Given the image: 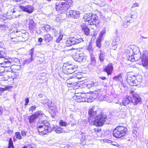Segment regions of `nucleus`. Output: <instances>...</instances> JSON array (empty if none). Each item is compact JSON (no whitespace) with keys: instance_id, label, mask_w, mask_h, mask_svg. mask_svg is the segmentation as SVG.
Returning a JSON list of instances; mask_svg holds the SVG:
<instances>
[{"instance_id":"obj_9","label":"nucleus","mask_w":148,"mask_h":148,"mask_svg":"<svg viewBox=\"0 0 148 148\" xmlns=\"http://www.w3.org/2000/svg\"><path fill=\"white\" fill-rule=\"evenodd\" d=\"M66 15L68 17H70L75 18H77L80 16V13L77 11L70 10L66 14H64L62 15Z\"/></svg>"},{"instance_id":"obj_14","label":"nucleus","mask_w":148,"mask_h":148,"mask_svg":"<svg viewBox=\"0 0 148 148\" xmlns=\"http://www.w3.org/2000/svg\"><path fill=\"white\" fill-rule=\"evenodd\" d=\"M90 19V20H89V25H95L96 26L99 21L98 17L97 16L96 14H92Z\"/></svg>"},{"instance_id":"obj_25","label":"nucleus","mask_w":148,"mask_h":148,"mask_svg":"<svg viewBox=\"0 0 148 148\" xmlns=\"http://www.w3.org/2000/svg\"><path fill=\"white\" fill-rule=\"evenodd\" d=\"M101 94L99 97H97L98 98L99 100L101 101H106L108 102H112V100H110L107 99V97L104 94Z\"/></svg>"},{"instance_id":"obj_11","label":"nucleus","mask_w":148,"mask_h":148,"mask_svg":"<svg viewBox=\"0 0 148 148\" xmlns=\"http://www.w3.org/2000/svg\"><path fill=\"white\" fill-rule=\"evenodd\" d=\"M134 92L133 91H132L131 93L132 95L131 98V103L135 105L137 104L141 101V99L139 96L138 94H134Z\"/></svg>"},{"instance_id":"obj_3","label":"nucleus","mask_w":148,"mask_h":148,"mask_svg":"<svg viewBox=\"0 0 148 148\" xmlns=\"http://www.w3.org/2000/svg\"><path fill=\"white\" fill-rule=\"evenodd\" d=\"M128 83L131 86H137L142 82V76L139 75L134 74L132 72H128L126 75Z\"/></svg>"},{"instance_id":"obj_58","label":"nucleus","mask_w":148,"mask_h":148,"mask_svg":"<svg viewBox=\"0 0 148 148\" xmlns=\"http://www.w3.org/2000/svg\"><path fill=\"white\" fill-rule=\"evenodd\" d=\"M123 27H127V26H128V25H128V24L127 23H125V22H123Z\"/></svg>"},{"instance_id":"obj_4","label":"nucleus","mask_w":148,"mask_h":148,"mask_svg":"<svg viewBox=\"0 0 148 148\" xmlns=\"http://www.w3.org/2000/svg\"><path fill=\"white\" fill-rule=\"evenodd\" d=\"M127 131L126 127L118 126L113 131V136L116 138H120L125 136Z\"/></svg>"},{"instance_id":"obj_44","label":"nucleus","mask_w":148,"mask_h":148,"mask_svg":"<svg viewBox=\"0 0 148 148\" xmlns=\"http://www.w3.org/2000/svg\"><path fill=\"white\" fill-rule=\"evenodd\" d=\"M127 53L129 56L132 55L133 54V49L130 48H129L127 52Z\"/></svg>"},{"instance_id":"obj_17","label":"nucleus","mask_w":148,"mask_h":148,"mask_svg":"<svg viewBox=\"0 0 148 148\" xmlns=\"http://www.w3.org/2000/svg\"><path fill=\"white\" fill-rule=\"evenodd\" d=\"M113 68L112 64H109L105 67L103 70L107 73L108 75H109L112 74Z\"/></svg>"},{"instance_id":"obj_43","label":"nucleus","mask_w":148,"mask_h":148,"mask_svg":"<svg viewBox=\"0 0 148 148\" xmlns=\"http://www.w3.org/2000/svg\"><path fill=\"white\" fill-rule=\"evenodd\" d=\"M101 131V129L100 128H98L97 127L96 128H94L92 130V132L93 133H98Z\"/></svg>"},{"instance_id":"obj_48","label":"nucleus","mask_w":148,"mask_h":148,"mask_svg":"<svg viewBox=\"0 0 148 148\" xmlns=\"http://www.w3.org/2000/svg\"><path fill=\"white\" fill-rule=\"evenodd\" d=\"M34 52V48L31 49L29 51V55L30 56V58H33V55Z\"/></svg>"},{"instance_id":"obj_29","label":"nucleus","mask_w":148,"mask_h":148,"mask_svg":"<svg viewBox=\"0 0 148 148\" xmlns=\"http://www.w3.org/2000/svg\"><path fill=\"white\" fill-rule=\"evenodd\" d=\"M94 2L95 4L99 5L100 7H103L105 5L104 0H95Z\"/></svg>"},{"instance_id":"obj_50","label":"nucleus","mask_w":148,"mask_h":148,"mask_svg":"<svg viewBox=\"0 0 148 148\" xmlns=\"http://www.w3.org/2000/svg\"><path fill=\"white\" fill-rule=\"evenodd\" d=\"M6 56L5 53L2 50H0V58Z\"/></svg>"},{"instance_id":"obj_41","label":"nucleus","mask_w":148,"mask_h":148,"mask_svg":"<svg viewBox=\"0 0 148 148\" xmlns=\"http://www.w3.org/2000/svg\"><path fill=\"white\" fill-rule=\"evenodd\" d=\"M33 58H30L26 59L24 60L23 63L25 64L29 63L33 60Z\"/></svg>"},{"instance_id":"obj_57","label":"nucleus","mask_w":148,"mask_h":148,"mask_svg":"<svg viewBox=\"0 0 148 148\" xmlns=\"http://www.w3.org/2000/svg\"><path fill=\"white\" fill-rule=\"evenodd\" d=\"M99 78L100 79H101L102 80H104L107 79V78L106 77L103 76H100L99 77Z\"/></svg>"},{"instance_id":"obj_36","label":"nucleus","mask_w":148,"mask_h":148,"mask_svg":"<svg viewBox=\"0 0 148 148\" xmlns=\"http://www.w3.org/2000/svg\"><path fill=\"white\" fill-rule=\"evenodd\" d=\"M10 66H6L5 68V71L6 72H8L9 74L12 73L14 72V71H13V69H12L11 67H10Z\"/></svg>"},{"instance_id":"obj_38","label":"nucleus","mask_w":148,"mask_h":148,"mask_svg":"<svg viewBox=\"0 0 148 148\" xmlns=\"http://www.w3.org/2000/svg\"><path fill=\"white\" fill-rule=\"evenodd\" d=\"M94 93L95 94L97 95V97H99L101 94H103L102 92V89H98L94 91Z\"/></svg>"},{"instance_id":"obj_26","label":"nucleus","mask_w":148,"mask_h":148,"mask_svg":"<svg viewBox=\"0 0 148 148\" xmlns=\"http://www.w3.org/2000/svg\"><path fill=\"white\" fill-rule=\"evenodd\" d=\"M85 95H76V98H75L76 101L78 102H84L86 101V99L84 97Z\"/></svg>"},{"instance_id":"obj_56","label":"nucleus","mask_w":148,"mask_h":148,"mask_svg":"<svg viewBox=\"0 0 148 148\" xmlns=\"http://www.w3.org/2000/svg\"><path fill=\"white\" fill-rule=\"evenodd\" d=\"M139 6V4L138 3H135L133 4L132 6V8H135L136 7H138Z\"/></svg>"},{"instance_id":"obj_42","label":"nucleus","mask_w":148,"mask_h":148,"mask_svg":"<svg viewBox=\"0 0 148 148\" xmlns=\"http://www.w3.org/2000/svg\"><path fill=\"white\" fill-rule=\"evenodd\" d=\"M60 125L62 126H66L68 125L67 123L62 120H61L59 122Z\"/></svg>"},{"instance_id":"obj_53","label":"nucleus","mask_w":148,"mask_h":148,"mask_svg":"<svg viewBox=\"0 0 148 148\" xmlns=\"http://www.w3.org/2000/svg\"><path fill=\"white\" fill-rule=\"evenodd\" d=\"M76 95L81 96V95H85L83 93H75V96L74 97L76 98Z\"/></svg>"},{"instance_id":"obj_19","label":"nucleus","mask_w":148,"mask_h":148,"mask_svg":"<svg viewBox=\"0 0 148 148\" xmlns=\"http://www.w3.org/2000/svg\"><path fill=\"white\" fill-rule=\"evenodd\" d=\"M80 26L81 27L82 29L84 31V34H86V36H88L89 35V29L88 28L86 25L84 23H82Z\"/></svg>"},{"instance_id":"obj_40","label":"nucleus","mask_w":148,"mask_h":148,"mask_svg":"<svg viewBox=\"0 0 148 148\" xmlns=\"http://www.w3.org/2000/svg\"><path fill=\"white\" fill-rule=\"evenodd\" d=\"M8 148H14L11 138L9 139Z\"/></svg>"},{"instance_id":"obj_23","label":"nucleus","mask_w":148,"mask_h":148,"mask_svg":"<svg viewBox=\"0 0 148 148\" xmlns=\"http://www.w3.org/2000/svg\"><path fill=\"white\" fill-rule=\"evenodd\" d=\"M133 15L129 14L128 15L125 17L123 21V22H125V23L128 24V25H130V21H132V20L133 19Z\"/></svg>"},{"instance_id":"obj_20","label":"nucleus","mask_w":148,"mask_h":148,"mask_svg":"<svg viewBox=\"0 0 148 148\" xmlns=\"http://www.w3.org/2000/svg\"><path fill=\"white\" fill-rule=\"evenodd\" d=\"M41 103L44 105H47L50 109L52 108V103L51 101H49L47 99H44L41 100Z\"/></svg>"},{"instance_id":"obj_5","label":"nucleus","mask_w":148,"mask_h":148,"mask_svg":"<svg viewBox=\"0 0 148 148\" xmlns=\"http://www.w3.org/2000/svg\"><path fill=\"white\" fill-rule=\"evenodd\" d=\"M107 116L103 113L96 115L92 121V124L97 126H102L107 118Z\"/></svg>"},{"instance_id":"obj_47","label":"nucleus","mask_w":148,"mask_h":148,"mask_svg":"<svg viewBox=\"0 0 148 148\" xmlns=\"http://www.w3.org/2000/svg\"><path fill=\"white\" fill-rule=\"evenodd\" d=\"M36 108V107L34 106H32L29 108V112H32L35 110Z\"/></svg>"},{"instance_id":"obj_2","label":"nucleus","mask_w":148,"mask_h":148,"mask_svg":"<svg viewBox=\"0 0 148 148\" xmlns=\"http://www.w3.org/2000/svg\"><path fill=\"white\" fill-rule=\"evenodd\" d=\"M71 0H59L56 3V9L58 12L62 13L70 9L73 5Z\"/></svg>"},{"instance_id":"obj_24","label":"nucleus","mask_w":148,"mask_h":148,"mask_svg":"<svg viewBox=\"0 0 148 148\" xmlns=\"http://www.w3.org/2000/svg\"><path fill=\"white\" fill-rule=\"evenodd\" d=\"M91 57V62L89 64L88 66L90 68L94 67L96 64V60L94 56H90Z\"/></svg>"},{"instance_id":"obj_45","label":"nucleus","mask_w":148,"mask_h":148,"mask_svg":"<svg viewBox=\"0 0 148 148\" xmlns=\"http://www.w3.org/2000/svg\"><path fill=\"white\" fill-rule=\"evenodd\" d=\"M120 106L119 108V111L121 112H124L126 107V106L122 105V106L120 105Z\"/></svg>"},{"instance_id":"obj_18","label":"nucleus","mask_w":148,"mask_h":148,"mask_svg":"<svg viewBox=\"0 0 148 148\" xmlns=\"http://www.w3.org/2000/svg\"><path fill=\"white\" fill-rule=\"evenodd\" d=\"M131 98L130 97L128 96V97L125 98H124L122 101L120 102L119 105L121 106L124 105L126 106L128 105L131 103Z\"/></svg>"},{"instance_id":"obj_59","label":"nucleus","mask_w":148,"mask_h":148,"mask_svg":"<svg viewBox=\"0 0 148 148\" xmlns=\"http://www.w3.org/2000/svg\"><path fill=\"white\" fill-rule=\"evenodd\" d=\"M91 84H91V82L90 83H89L88 84H87V87H88V88H90L91 87H93L92 86Z\"/></svg>"},{"instance_id":"obj_64","label":"nucleus","mask_w":148,"mask_h":148,"mask_svg":"<svg viewBox=\"0 0 148 148\" xmlns=\"http://www.w3.org/2000/svg\"><path fill=\"white\" fill-rule=\"evenodd\" d=\"M62 37H63V35H60V36L58 38L59 39H60V40H62Z\"/></svg>"},{"instance_id":"obj_22","label":"nucleus","mask_w":148,"mask_h":148,"mask_svg":"<svg viewBox=\"0 0 148 148\" xmlns=\"http://www.w3.org/2000/svg\"><path fill=\"white\" fill-rule=\"evenodd\" d=\"M99 51L100 53L99 55V58L100 61L101 62H103L105 59L106 56V53L104 51V50L101 49Z\"/></svg>"},{"instance_id":"obj_1","label":"nucleus","mask_w":148,"mask_h":148,"mask_svg":"<svg viewBox=\"0 0 148 148\" xmlns=\"http://www.w3.org/2000/svg\"><path fill=\"white\" fill-rule=\"evenodd\" d=\"M39 123L41 125L37 127L39 134L42 136H44L47 135L49 133L51 132L53 130L57 133H65L66 132L64 130L63 128L58 127L57 128L54 127L52 128L50 127V125L47 121H39Z\"/></svg>"},{"instance_id":"obj_51","label":"nucleus","mask_w":148,"mask_h":148,"mask_svg":"<svg viewBox=\"0 0 148 148\" xmlns=\"http://www.w3.org/2000/svg\"><path fill=\"white\" fill-rule=\"evenodd\" d=\"M5 71V68L3 66H0V75L2 74Z\"/></svg>"},{"instance_id":"obj_13","label":"nucleus","mask_w":148,"mask_h":148,"mask_svg":"<svg viewBox=\"0 0 148 148\" xmlns=\"http://www.w3.org/2000/svg\"><path fill=\"white\" fill-rule=\"evenodd\" d=\"M19 7L22 11L28 14L31 13L34 10V7L30 5H27L26 6L20 5Z\"/></svg>"},{"instance_id":"obj_7","label":"nucleus","mask_w":148,"mask_h":148,"mask_svg":"<svg viewBox=\"0 0 148 148\" xmlns=\"http://www.w3.org/2000/svg\"><path fill=\"white\" fill-rule=\"evenodd\" d=\"M83 41L82 38L77 39L75 37L69 38L66 41V45L69 47L73 45H77Z\"/></svg>"},{"instance_id":"obj_32","label":"nucleus","mask_w":148,"mask_h":148,"mask_svg":"<svg viewBox=\"0 0 148 148\" xmlns=\"http://www.w3.org/2000/svg\"><path fill=\"white\" fill-rule=\"evenodd\" d=\"M139 59V56H136V55H131L129 56V60L132 62L137 61Z\"/></svg>"},{"instance_id":"obj_10","label":"nucleus","mask_w":148,"mask_h":148,"mask_svg":"<svg viewBox=\"0 0 148 148\" xmlns=\"http://www.w3.org/2000/svg\"><path fill=\"white\" fill-rule=\"evenodd\" d=\"M77 66L75 65H68L64 67L63 69V71H66L65 72H66L67 74H71L76 71L77 69Z\"/></svg>"},{"instance_id":"obj_21","label":"nucleus","mask_w":148,"mask_h":148,"mask_svg":"<svg viewBox=\"0 0 148 148\" xmlns=\"http://www.w3.org/2000/svg\"><path fill=\"white\" fill-rule=\"evenodd\" d=\"M53 37L51 36L49 34H46L43 36L44 40L47 43H49L51 41L53 40Z\"/></svg>"},{"instance_id":"obj_46","label":"nucleus","mask_w":148,"mask_h":148,"mask_svg":"<svg viewBox=\"0 0 148 148\" xmlns=\"http://www.w3.org/2000/svg\"><path fill=\"white\" fill-rule=\"evenodd\" d=\"M15 134L16 138L19 139H22V137L19 132H15Z\"/></svg>"},{"instance_id":"obj_30","label":"nucleus","mask_w":148,"mask_h":148,"mask_svg":"<svg viewBox=\"0 0 148 148\" xmlns=\"http://www.w3.org/2000/svg\"><path fill=\"white\" fill-rule=\"evenodd\" d=\"M19 33H21L19 30H18L16 29H14L11 33V36H13V35H15L14 38H15L16 36H19Z\"/></svg>"},{"instance_id":"obj_39","label":"nucleus","mask_w":148,"mask_h":148,"mask_svg":"<svg viewBox=\"0 0 148 148\" xmlns=\"http://www.w3.org/2000/svg\"><path fill=\"white\" fill-rule=\"evenodd\" d=\"M102 40L97 39L96 40V45L97 47H98L99 49H100L101 47V42Z\"/></svg>"},{"instance_id":"obj_28","label":"nucleus","mask_w":148,"mask_h":148,"mask_svg":"<svg viewBox=\"0 0 148 148\" xmlns=\"http://www.w3.org/2000/svg\"><path fill=\"white\" fill-rule=\"evenodd\" d=\"M133 54L134 55H136V56H139V59L141 58V52L140 51L138 47L135 48L133 49Z\"/></svg>"},{"instance_id":"obj_8","label":"nucleus","mask_w":148,"mask_h":148,"mask_svg":"<svg viewBox=\"0 0 148 148\" xmlns=\"http://www.w3.org/2000/svg\"><path fill=\"white\" fill-rule=\"evenodd\" d=\"M73 58L74 60L77 62H85L86 60V57L83 53H80V52H77L73 56Z\"/></svg>"},{"instance_id":"obj_62","label":"nucleus","mask_w":148,"mask_h":148,"mask_svg":"<svg viewBox=\"0 0 148 148\" xmlns=\"http://www.w3.org/2000/svg\"><path fill=\"white\" fill-rule=\"evenodd\" d=\"M43 95L42 94H40L38 95L39 97L40 98H42L43 97Z\"/></svg>"},{"instance_id":"obj_34","label":"nucleus","mask_w":148,"mask_h":148,"mask_svg":"<svg viewBox=\"0 0 148 148\" xmlns=\"http://www.w3.org/2000/svg\"><path fill=\"white\" fill-rule=\"evenodd\" d=\"M87 49L90 53V56H93L92 54L93 53V49L92 47V44L89 43L88 46L87 47Z\"/></svg>"},{"instance_id":"obj_37","label":"nucleus","mask_w":148,"mask_h":148,"mask_svg":"<svg viewBox=\"0 0 148 148\" xmlns=\"http://www.w3.org/2000/svg\"><path fill=\"white\" fill-rule=\"evenodd\" d=\"M106 33V30L105 29H103L100 33L99 36L97 39L102 40V37Z\"/></svg>"},{"instance_id":"obj_60","label":"nucleus","mask_w":148,"mask_h":148,"mask_svg":"<svg viewBox=\"0 0 148 148\" xmlns=\"http://www.w3.org/2000/svg\"><path fill=\"white\" fill-rule=\"evenodd\" d=\"M19 12L18 11H17L16 12V13L17 14V15H15V16L16 18L18 17H19L20 16V14H19Z\"/></svg>"},{"instance_id":"obj_55","label":"nucleus","mask_w":148,"mask_h":148,"mask_svg":"<svg viewBox=\"0 0 148 148\" xmlns=\"http://www.w3.org/2000/svg\"><path fill=\"white\" fill-rule=\"evenodd\" d=\"M26 133L27 132L24 130H22L21 132V135L23 136H26Z\"/></svg>"},{"instance_id":"obj_35","label":"nucleus","mask_w":148,"mask_h":148,"mask_svg":"<svg viewBox=\"0 0 148 148\" xmlns=\"http://www.w3.org/2000/svg\"><path fill=\"white\" fill-rule=\"evenodd\" d=\"M72 79L67 81V86L69 87H72L76 85L77 83L72 82Z\"/></svg>"},{"instance_id":"obj_61","label":"nucleus","mask_w":148,"mask_h":148,"mask_svg":"<svg viewBox=\"0 0 148 148\" xmlns=\"http://www.w3.org/2000/svg\"><path fill=\"white\" fill-rule=\"evenodd\" d=\"M43 41V39L41 38H40L38 39V42L41 43Z\"/></svg>"},{"instance_id":"obj_16","label":"nucleus","mask_w":148,"mask_h":148,"mask_svg":"<svg viewBox=\"0 0 148 148\" xmlns=\"http://www.w3.org/2000/svg\"><path fill=\"white\" fill-rule=\"evenodd\" d=\"M142 64L146 69H148V57L144 54L142 56Z\"/></svg>"},{"instance_id":"obj_49","label":"nucleus","mask_w":148,"mask_h":148,"mask_svg":"<svg viewBox=\"0 0 148 148\" xmlns=\"http://www.w3.org/2000/svg\"><path fill=\"white\" fill-rule=\"evenodd\" d=\"M91 85L92 86V87L94 86H98L99 85V83L98 82H94L93 81L91 82Z\"/></svg>"},{"instance_id":"obj_15","label":"nucleus","mask_w":148,"mask_h":148,"mask_svg":"<svg viewBox=\"0 0 148 148\" xmlns=\"http://www.w3.org/2000/svg\"><path fill=\"white\" fill-rule=\"evenodd\" d=\"M27 23L28 25V28L30 31H33L35 29L36 24L32 19L29 18L27 20Z\"/></svg>"},{"instance_id":"obj_52","label":"nucleus","mask_w":148,"mask_h":148,"mask_svg":"<svg viewBox=\"0 0 148 148\" xmlns=\"http://www.w3.org/2000/svg\"><path fill=\"white\" fill-rule=\"evenodd\" d=\"M11 77H12V76H8L5 75V77H4L5 78V80H7L9 78H10Z\"/></svg>"},{"instance_id":"obj_63","label":"nucleus","mask_w":148,"mask_h":148,"mask_svg":"<svg viewBox=\"0 0 148 148\" xmlns=\"http://www.w3.org/2000/svg\"><path fill=\"white\" fill-rule=\"evenodd\" d=\"M25 102L28 103L29 101V99L28 98H26L25 100Z\"/></svg>"},{"instance_id":"obj_54","label":"nucleus","mask_w":148,"mask_h":148,"mask_svg":"<svg viewBox=\"0 0 148 148\" xmlns=\"http://www.w3.org/2000/svg\"><path fill=\"white\" fill-rule=\"evenodd\" d=\"M5 25H0V29L3 30L5 28Z\"/></svg>"},{"instance_id":"obj_12","label":"nucleus","mask_w":148,"mask_h":148,"mask_svg":"<svg viewBox=\"0 0 148 148\" xmlns=\"http://www.w3.org/2000/svg\"><path fill=\"white\" fill-rule=\"evenodd\" d=\"M88 113L90 116L88 119L89 122H92V119H91L92 117H94L97 114V108L94 106L90 107H89Z\"/></svg>"},{"instance_id":"obj_33","label":"nucleus","mask_w":148,"mask_h":148,"mask_svg":"<svg viewBox=\"0 0 148 148\" xmlns=\"http://www.w3.org/2000/svg\"><path fill=\"white\" fill-rule=\"evenodd\" d=\"M5 57V56H4L3 57L0 58H2L3 60V62L2 63V64H5L7 66L11 65V61L8 60L7 58H4Z\"/></svg>"},{"instance_id":"obj_6","label":"nucleus","mask_w":148,"mask_h":148,"mask_svg":"<svg viewBox=\"0 0 148 148\" xmlns=\"http://www.w3.org/2000/svg\"><path fill=\"white\" fill-rule=\"evenodd\" d=\"M44 115L42 112L39 111L35 112L34 114L29 116L28 119L29 120V123H32L35 122L36 121L40 120Z\"/></svg>"},{"instance_id":"obj_31","label":"nucleus","mask_w":148,"mask_h":148,"mask_svg":"<svg viewBox=\"0 0 148 148\" xmlns=\"http://www.w3.org/2000/svg\"><path fill=\"white\" fill-rule=\"evenodd\" d=\"M113 79L115 81H119L121 82H123V79L121 74H120L117 76H115L113 77Z\"/></svg>"},{"instance_id":"obj_27","label":"nucleus","mask_w":148,"mask_h":148,"mask_svg":"<svg viewBox=\"0 0 148 148\" xmlns=\"http://www.w3.org/2000/svg\"><path fill=\"white\" fill-rule=\"evenodd\" d=\"M92 14L91 13H89L86 14H84L83 17V20L85 22H88V23H89V20H90L91 17L92 15Z\"/></svg>"}]
</instances>
